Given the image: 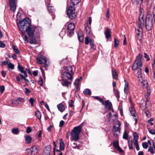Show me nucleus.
<instances>
[{
	"mask_svg": "<svg viewBox=\"0 0 155 155\" xmlns=\"http://www.w3.org/2000/svg\"><path fill=\"white\" fill-rule=\"evenodd\" d=\"M73 74L71 66L64 67L61 72V78H63V80L68 79L72 80Z\"/></svg>",
	"mask_w": 155,
	"mask_h": 155,
	"instance_id": "nucleus-1",
	"label": "nucleus"
},
{
	"mask_svg": "<svg viewBox=\"0 0 155 155\" xmlns=\"http://www.w3.org/2000/svg\"><path fill=\"white\" fill-rule=\"evenodd\" d=\"M31 24V20L27 18L19 21L17 24V25L21 31H24V29H25L26 30V28L30 26Z\"/></svg>",
	"mask_w": 155,
	"mask_h": 155,
	"instance_id": "nucleus-2",
	"label": "nucleus"
},
{
	"mask_svg": "<svg viewBox=\"0 0 155 155\" xmlns=\"http://www.w3.org/2000/svg\"><path fill=\"white\" fill-rule=\"evenodd\" d=\"M83 123L78 126L74 128L71 132V135L73 138V140L77 141L79 139V136L81 132Z\"/></svg>",
	"mask_w": 155,
	"mask_h": 155,
	"instance_id": "nucleus-3",
	"label": "nucleus"
},
{
	"mask_svg": "<svg viewBox=\"0 0 155 155\" xmlns=\"http://www.w3.org/2000/svg\"><path fill=\"white\" fill-rule=\"evenodd\" d=\"M143 17H139L138 21L137 24V27L138 28H136V31L138 36L141 35L143 31V28L144 19Z\"/></svg>",
	"mask_w": 155,
	"mask_h": 155,
	"instance_id": "nucleus-4",
	"label": "nucleus"
},
{
	"mask_svg": "<svg viewBox=\"0 0 155 155\" xmlns=\"http://www.w3.org/2000/svg\"><path fill=\"white\" fill-rule=\"evenodd\" d=\"M145 26L146 29L148 31L150 30L153 26V19L151 14H147L145 20Z\"/></svg>",
	"mask_w": 155,
	"mask_h": 155,
	"instance_id": "nucleus-5",
	"label": "nucleus"
},
{
	"mask_svg": "<svg viewBox=\"0 0 155 155\" xmlns=\"http://www.w3.org/2000/svg\"><path fill=\"white\" fill-rule=\"evenodd\" d=\"M67 14L70 18L74 19L76 17L75 8L74 6H71L69 7L67 10Z\"/></svg>",
	"mask_w": 155,
	"mask_h": 155,
	"instance_id": "nucleus-6",
	"label": "nucleus"
},
{
	"mask_svg": "<svg viewBox=\"0 0 155 155\" xmlns=\"http://www.w3.org/2000/svg\"><path fill=\"white\" fill-rule=\"evenodd\" d=\"M142 56L140 54H139L137 56L134 63L133 64L132 66V69L133 70H136L137 67H138V65L139 64L140 61H142L141 60V58Z\"/></svg>",
	"mask_w": 155,
	"mask_h": 155,
	"instance_id": "nucleus-7",
	"label": "nucleus"
},
{
	"mask_svg": "<svg viewBox=\"0 0 155 155\" xmlns=\"http://www.w3.org/2000/svg\"><path fill=\"white\" fill-rule=\"evenodd\" d=\"M74 28V25L73 23H71L68 24V35L70 37H71L73 35Z\"/></svg>",
	"mask_w": 155,
	"mask_h": 155,
	"instance_id": "nucleus-8",
	"label": "nucleus"
},
{
	"mask_svg": "<svg viewBox=\"0 0 155 155\" xmlns=\"http://www.w3.org/2000/svg\"><path fill=\"white\" fill-rule=\"evenodd\" d=\"M139 81L141 84V85L143 88L147 89V92L149 95H150V88H148L147 87L148 83L147 81L146 80H143L142 78H141L139 79Z\"/></svg>",
	"mask_w": 155,
	"mask_h": 155,
	"instance_id": "nucleus-9",
	"label": "nucleus"
},
{
	"mask_svg": "<svg viewBox=\"0 0 155 155\" xmlns=\"http://www.w3.org/2000/svg\"><path fill=\"white\" fill-rule=\"evenodd\" d=\"M26 150H30V149L29 148ZM30 150L31 155H36L39 152V148L38 146L34 145L30 148Z\"/></svg>",
	"mask_w": 155,
	"mask_h": 155,
	"instance_id": "nucleus-10",
	"label": "nucleus"
},
{
	"mask_svg": "<svg viewBox=\"0 0 155 155\" xmlns=\"http://www.w3.org/2000/svg\"><path fill=\"white\" fill-rule=\"evenodd\" d=\"M35 28L30 26L28 28H26V31L27 32L29 37H33L34 36V32L35 31Z\"/></svg>",
	"mask_w": 155,
	"mask_h": 155,
	"instance_id": "nucleus-11",
	"label": "nucleus"
},
{
	"mask_svg": "<svg viewBox=\"0 0 155 155\" xmlns=\"http://www.w3.org/2000/svg\"><path fill=\"white\" fill-rule=\"evenodd\" d=\"M143 65V62L140 61L139 65L138 67H137V68L136 70H137V77L139 79L142 78V72H141V67Z\"/></svg>",
	"mask_w": 155,
	"mask_h": 155,
	"instance_id": "nucleus-12",
	"label": "nucleus"
},
{
	"mask_svg": "<svg viewBox=\"0 0 155 155\" xmlns=\"http://www.w3.org/2000/svg\"><path fill=\"white\" fill-rule=\"evenodd\" d=\"M115 124L116 125H117L118 126L116 127V125H114L113 127V131H115L117 132H118L120 133V127L121 125L120 121L119 120L116 121L115 122Z\"/></svg>",
	"mask_w": 155,
	"mask_h": 155,
	"instance_id": "nucleus-13",
	"label": "nucleus"
},
{
	"mask_svg": "<svg viewBox=\"0 0 155 155\" xmlns=\"http://www.w3.org/2000/svg\"><path fill=\"white\" fill-rule=\"evenodd\" d=\"M108 115L109 118L110 119H112L113 121L116 119L117 117L116 113L114 112L113 110H112L109 113Z\"/></svg>",
	"mask_w": 155,
	"mask_h": 155,
	"instance_id": "nucleus-14",
	"label": "nucleus"
},
{
	"mask_svg": "<svg viewBox=\"0 0 155 155\" xmlns=\"http://www.w3.org/2000/svg\"><path fill=\"white\" fill-rule=\"evenodd\" d=\"M51 150V147L50 145H49L46 146L44 149L43 155H50Z\"/></svg>",
	"mask_w": 155,
	"mask_h": 155,
	"instance_id": "nucleus-15",
	"label": "nucleus"
},
{
	"mask_svg": "<svg viewBox=\"0 0 155 155\" xmlns=\"http://www.w3.org/2000/svg\"><path fill=\"white\" fill-rule=\"evenodd\" d=\"M112 106L111 103L109 101V100H107L105 101V107L108 110L112 109Z\"/></svg>",
	"mask_w": 155,
	"mask_h": 155,
	"instance_id": "nucleus-16",
	"label": "nucleus"
},
{
	"mask_svg": "<svg viewBox=\"0 0 155 155\" xmlns=\"http://www.w3.org/2000/svg\"><path fill=\"white\" fill-rule=\"evenodd\" d=\"M19 75L21 76V78L23 79L26 82H28L29 81L28 79L26 78L28 77V75L25 71H23L22 73L19 74Z\"/></svg>",
	"mask_w": 155,
	"mask_h": 155,
	"instance_id": "nucleus-17",
	"label": "nucleus"
},
{
	"mask_svg": "<svg viewBox=\"0 0 155 155\" xmlns=\"http://www.w3.org/2000/svg\"><path fill=\"white\" fill-rule=\"evenodd\" d=\"M125 82V85L124 88V93L127 95L128 90L129 89V84L128 82L125 80H124Z\"/></svg>",
	"mask_w": 155,
	"mask_h": 155,
	"instance_id": "nucleus-18",
	"label": "nucleus"
},
{
	"mask_svg": "<svg viewBox=\"0 0 155 155\" xmlns=\"http://www.w3.org/2000/svg\"><path fill=\"white\" fill-rule=\"evenodd\" d=\"M57 108L61 112H63L65 109L64 105L62 103H60L57 106Z\"/></svg>",
	"mask_w": 155,
	"mask_h": 155,
	"instance_id": "nucleus-19",
	"label": "nucleus"
},
{
	"mask_svg": "<svg viewBox=\"0 0 155 155\" xmlns=\"http://www.w3.org/2000/svg\"><path fill=\"white\" fill-rule=\"evenodd\" d=\"M85 30L87 34H90L91 31V27L88 25L87 22L85 24Z\"/></svg>",
	"mask_w": 155,
	"mask_h": 155,
	"instance_id": "nucleus-20",
	"label": "nucleus"
},
{
	"mask_svg": "<svg viewBox=\"0 0 155 155\" xmlns=\"http://www.w3.org/2000/svg\"><path fill=\"white\" fill-rule=\"evenodd\" d=\"M104 34L106 38L107 39H108L110 38L111 37V35L110 34V29L107 28L105 31Z\"/></svg>",
	"mask_w": 155,
	"mask_h": 155,
	"instance_id": "nucleus-21",
	"label": "nucleus"
},
{
	"mask_svg": "<svg viewBox=\"0 0 155 155\" xmlns=\"http://www.w3.org/2000/svg\"><path fill=\"white\" fill-rule=\"evenodd\" d=\"M25 142L26 144H30L31 143L32 138L29 135H26L25 137Z\"/></svg>",
	"mask_w": 155,
	"mask_h": 155,
	"instance_id": "nucleus-22",
	"label": "nucleus"
},
{
	"mask_svg": "<svg viewBox=\"0 0 155 155\" xmlns=\"http://www.w3.org/2000/svg\"><path fill=\"white\" fill-rule=\"evenodd\" d=\"M78 38L80 41L82 42L84 41V38L83 34L81 31H79L78 33Z\"/></svg>",
	"mask_w": 155,
	"mask_h": 155,
	"instance_id": "nucleus-23",
	"label": "nucleus"
},
{
	"mask_svg": "<svg viewBox=\"0 0 155 155\" xmlns=\"http://www.w3.org/2000/svg\"><path fill=\"white\" fill-rule=\"evenodd\" d=\"M22 37L25 43H28V39L27 35L25 34L24 31H21Z\"/></svg>",
	"mask_w": 155,
	"mask_h": 155,
	"instance_id": "nucleus-24",
	"label": "nucleus"
},
{
	"mask_svg": "<svg viewBox=\"0 0 155 155\" xmlns=\"http://www.w3.org/2000/svg\"><path fill=\"white\" fill-rule=\"evenodd\" d=\"M134 106L132 105V106H130L129 108V110L130 111V113L134 117H135V110L134 109Z\"/></svg>",
	"mask_w": 155,
	"mask_h": 155,
	"instance_id": "nucleus-25",
	"label": "nucleus"
},
{
	"mask_svg": "<svg viewBox=\"0 0 155 155\" xmlns=\"http://www.w3.org/2000/svg\"><path fill=\"white\" fill-rule=\"evenodd\" d=\"M11 10L13 12L15 11L16 6L15 3H9Z\"/></svg>",
	"mask_w": 155,
	"mask_h": 155,
	"instance_id": "nucleus-26",
	"label": "nucleus"
},
{
	"mask_svg": "<svg viewBox=\"0 0 155 155\" xmlns=\"http://www.w3.org/2000/svg\"><path fill=\"white\" fill-rule=\"evenodd\" d=\"M85 43L86 45H87L90 43L91 41H93V40L91 39L88 35H87L85 38Z\"/></svg>",
	"mask_w": 155,
	"mask_h": 155,
	"instance_id": "nucleus-27",
	"label": "nucleus"
},
{
	"mask_svg": "<svg viewBox=\"0 0 155 155\" xmlns=\"http://www.w3.org/2000/svg\"><path fill=\"white\" fill-rule=\"evenodd\" d=\"M80 2V0H71L70 5L71 6H75Z\"/></svg>",
	"mask_w": 155,
	"mask_h": 155,
	"instance_id": "nucleus-28",
	"label": "nucleus"
},
{
	"mask_svg": "<svg viewBox=\"0 0 155 155\" xmlns=\"http://www.w3.org/2000/svg\"><path fill=\"white\" fill-rule=\"evenodd\" d=\"M68 79L63 80L62 78L61 82L62 84L64 86L68 87L69 86V82L68 81Z\"/></svg>",
	"mask_w": 155,
	"mask_h": 155,
	"instance_id": "nucleus-29",
	"label": "nucleus"
},
{
	"mask_svg": "<svg viewBox=\"0 0 155 155\" xmlns=\"http://www.w3.org/2000/svg\"><path fill=\"white\" fill-rule=\"evenodd\" d=\"M113 90L115 96L118 98H120V93L119 91L115 88H114Z\"/></svg>",
	"mask_w": 155,
	"mask_h": 155,
	"instance_id": "nucleus-30",
	"label": "nucleus"
},
{
	"mask_svg": "<svg viewBox=\"0 0 155 155\" xmlns=\"http://www.w3.org/2000/svg\"><path fill=\"white\" fill-rule=\"evenodd\" d=\"M60 143V149L61 150H63L64 149V143L62 141V139H60L59 140Z\"/></svg>",
	"mask_w": 155,
	"mask_h": 155,
	"instance_id": "nucleus-31",
	"label": "nucleus"
},
{
	"mask_svg": "<svg viewBox=\"0 0 155 155\" xmlns=\"http://www.w3.org/2000/svg\"><path fill=\"white\" fill-rule=\"evenodd\" d=\"M14 68V65L13 64L9 62L8 65V68L10 71H11Z\"/></svg>",
	"mask_w": 155,
	"mask_h": 155,
	"instance_id": "nucleus-32",
	"label": "nucleus"
},
{
	"mask_svg": "<svg viewBox=\"0 0 155 155\" xmlns=\"http://www.w3.org/2000/svg\"><path fill=\"white\" fill-rule=\"evenodd\" d=\"M82 79V78H81L79 79H77L74 82V84L75 86H76L77 88L79 87V82L81 81V80Z\"/></svg>",
	"mask_w": 155,
	"mask_h": 155,
	"instance_id": "nucleus-33",
	"label": "nucleus"
},
{
	"mask_svg": "<svg viewBox=\"0 0 155 155\" xmlns=\"http://www.w3.org/2000/svg\"><path fill=\"white\" fill-rule=\"evenodd\" d=\"M48 9L49 12L50 13H53L54 9V7L50 4H48Z\"/></svg>",
	"mask_w": 155,
	"mask_h": 155,
	"instance_id": "nucleus-34",
	"label": "nucleus"
},
{
	"mask_svg": "<svg viewBox=\"0 0 155 155\" xmlns=\"http://www.w3.org/2000/svg\"><path fill=\"white\" fill-rule=\"evenodd\" d=\"M93 97L96 100L99 101L100 102H101L103 104H104V102L103 101L101 97L99 96H93L92 97Z\"/></svg>",
	"mask_w": 155,
	"mask_h": 155,
	"instance_id": "nucleus-35",
	"label": "nucleus"
},
{
	"mask_svg": "<svg viewBox=\"0 0 155 155\" xmlns=\"http://www.w3.org/2000/svg\"><path fill=\"white\" fill-rule=\"evenodd\" d=\"M112 74L114 78L115 79H117V74L115 69H113L112 70Z\"/></svg>",
	"mask_w": 155,
	"mask_h": 155,
	"instance_id": "nucleus-36",
	"label": "nucleus"
},
{
	"mask_svg": "<svg viewBox=\"0 0 155 155\" xmlns=\"http://www.w3.org/2000/svg\"><path fill=\"white\" fill-rule=\"evenodd\" d=\"M83 93L86 94L90 95L91 93L90 90L87 88L85 89L83 91Z\"/></svg>",
	"mask_w": 155,
	"mask_h": 155,
	"instance_id": "nucleus-37",
	"label": "nucleus"
},
{
	"mask_svg": "<svg viewBox=\"0 0 155 155\" xmlns=\"http://www.w3.org/2000/svg\"><path fill=\"white\" fill-rule=\"evenodd\" d=\"M35 115L39 119H41V113L39 111L37 110L35 111Z\"/></svg>",
	"mask_w": 155,
	"mask_h": 155,
	"instance_id": "nucleus-38",
	"label": "nucleus"
},
{
	"mask_svg": "<svg viewBox=\"0 0 155 155\" xmlns=\"http://www.w3.org/2000/svg\"><path fill=\"white\" fill-rule=\"evenodd\" d=\"M13 49L16 54H20V51L17 47L14 45H13Z\"/></svg>",
	"mask_w": 155,
	"mask_h": 155,
	"instance_id": "nucleus-39",
	"label": "nucleus"
},
{
	"mask_svg": "<svg viewBox=\"0 0 155 155\" xmlns=\"http://www.w3.org/2000/svg\"><path fill=\"white\" fill-rule=\"evenodd\" d=\"M132 2L133 3H134L136 2L137 4L138 5H140V6L141 4H142L143 0H131Z\"/></svg>",
	"mask_w": 155,
	"mask_h": 155,
	"instance_id": "nucleus-40",
	"label": "nucleus"
},
{
	"mask_svg": "<svg viewBox=\"0 0 155 155\" xmlns=\"http://www.w3.org/2000/svg\"><path fill=\"white\" fill-rule=\"evenodd\" d=\"M128 145L129 148L130 150H132L133 149L132 141V140L130 141L129 140L128 141Z\"/></svg>",
	"mask_w": 155,
	"mask_h": 155,
	"instance_id": "nucleus-41",
	"label": "nucleus"
},
{
	"mask_svg": "<svg viewBox=\"0 0 155 155\" xmlns=\"http://www.w3.org/2000/svg\"><path fill=\"white\" fill-rule=\"evenodd\" d=\"M94 41H91L90 42V45L91 48L94 50H96V47L94 45Z\"/></svg>",
	"mask_w": 155,
	"mask_h": 155,
	"instance_id": "nucleus-42",
	"label": "nucleus"
},
{
	"mask_svg": "<svg viewBox=\"0 0 155 155\" xmlns=\"http://www.w3.org/2000/svg\"><path fill=\"white\" fill-rule=\"evenodd\" d=\"M40 58H41V59L44 61V63L45 64V66H47V59H46V58L44 56H41Z\"/></svg>",
	"mask_w": 155,
	"mask_h": 155,
	"instance_id": "nucleus-43",
	"label": "nucleus"
},
{
	"mask_svg": "<svg viewBox=\"0 0 155 155\" xmlns=\"http://www.w3.org/2000/svg\"><path fill=\"white\" fill-rule=\"evenodd\" d=\"M30 43L31 44H36L37 43L35 39L32 38L30 39Z\"/></svg>",
	"mask_w": 155,
	"mask_h": 155,
	"instance_id": "nucleus-44",
	"label": "nucleus"
},
{
	"mask_svg": "<svg viewBox=\"0 0 155 155\" xmlns=\"http://www.w3.org/2000/svg\"><path fill=\"white\" fill-rule=\"evenodd\" d=\"M12 132L14 134H17L19 131L18 128H14L12 129Z\"/></svg>",
	"mask_w": 155,
	"mask_h": 155,
	"instance_id": "nucleus-45",
	"label": "nucleus"
},
{
	"mask_svg": "<svg viewBox=\"0 0 155 155\" xmlns=\"http://www.w3.org/2000/svg\"><path fill=\"white\" fill-rule=\"evenodd\" d=\"M119 42L118 40L116 38L114 39V46L115 48H117V46L119 45Z\"/></svg>",
	"mask_w": 155,
	"mask_h": 155,
	"instance_id": "nucleus-46",
	"label": "nucleus"
},
{
	"mask_svg": "<svg viewBox=\"0 0 155 155\" xmlns=\"http://www.w3.org/2000/svg\"><path fill=\"white\" fill-rule=\"evenodd\" d=\"M113 146L114 147L117 149L119 147L118 142L117 141H115L113 143Z\"/></svg>",
	"mask_w": 155,
	"mask_h": 155,
	"instance_id": "nucleus-47",
	"label": "nucleus"
},
{
	"mask_svg": "<svg viewBox=\"0 0 155 155\" xmlns=\"http://www.w3.org/2000/svg\"><path fill=\"white\" fill-rule=\"evenodd\" d=\"M139 12L140 13V17H143V10L142 8L141 7H140L139 9Z\"/></svg>",
	"mask_w": 155,
	"mask_h": 155,
	"instance_id": "nucleus-48",
	"label": "nucleus"
},
{
	"mask_svg": "<svg viewBox=\"0 0 155 155\" xmlns=\"http://www.w3.org/2000/svg\"><path fill=\"white\" fill-rule=\"evenodd\" d=\"M37 62L38 64H42L44 63V61H43L40 58H37Z\"/></svg>",
	"mask_w": 155,
	"mask_h": 155,
	"instance_id": "nucleus-49",
	"label": "nucleus"
},
{
	"mask_svg": "<svg viewBox=\"0 0 155 155\" xmlns=\"http://www.w3.org/2000/svg\"><path fill=\"white\" fill-rule=\"evenodd\" d=\"M128 134L127 133L126 131H125L123 134V139L127 140L128 139Z\"/></svg>",
	"mask_w": 155,
	"mask_h": 155,
	"instance_id": "nucleus-50",
	"label": "nucleus"
},
{
	"mask_svg": "<svg viewBox=\"0 0 155 155\" xmlns=\"http://www.w3.org/2000/svg\"><path fill=\"white\" fill-rule=\"evenodd\" d=\"M153 147H152L151 146H150L149 147L148 150V151L150 152L152 154H153L154 153V152L153 150Z\"/></svg>",
	"mask_w": 155,
	"mask_h": 155,
	"instance_id": "nucleus-51",
	"label": "nucleus"
},
{
	"mask_svg": "<svg viewBox=\"0 0 155 155\" xmlns=\"http://www.w3.org/2000/svg\"><path fill=\"white\" fill-rule=\"evenodd\" d=\"M18 68L21 73H22V72H23V71H25L24 70L23 68L21 65H19L18 66Z\"/></svg>",
	"mask_w": 155,
	"mask_h": 155,
	"instance_id": "nucleus-52",
	"label": "nucleus"
},
{
	"mask_svg": "<svg viewBox=\"0 0 155 155\" xmlns=\"http://www.w3.org/2000/svg\"><path fill=\"white\" fill-rule=\"evenodd\" d=\"M143 147L144 149H147L148 147V145L146 142H143L142 143Z\"/></svg>",
	"mask_w": 155,
	"mask_h": 155,
	"instance_id": "nucleus-53",
	"label": "nucleus"
},
{
	"mask_svg": "<svg viewBox=\"0 0 155 155\" xmlns=\"http://www.w3.org/2000/svg\"><path fill=\"white\" fill-rule=\"evenodd\" d=\"M29 101L31 104V105L32 106H34V99L32 98L31 97L30 98Z\"/></svg>",
	"mask_w": 155,
	"mask_h": 155,
	"instance_id": "nucleus-54",
	"label": "nucleus"
},
{
	"mask_svg": "<svg viewBox=\"0 0 155 155\" xmlns=\"http://www.w3.org/2000/svg\"><path fill=\"white\" fill-rule=\"evenodd\" d=\"M30 92L29 89L27 88H25V93L26 95H28Z\"/></svg>",
	"mask_w": 155,
	"mask_h": 155,
	"instance_id": "nucleus-55",
	"label": "nucleus"
},
{
	"mask_svg": "<svg viewBox=\"0 0 155 155\" xmlns=\"http://www.w3.org/2000/svg\"><path fill=\"white\" fill-rule=\"evenodd\" d=\"M148 130L149 133L152 134H155V130H151V129L149 128L148 129Z\"/></svg>",
	"mask_w": 155,
	"mask_h": 155,
	"instance_id": "nucleus-56",
	"label": "nucleus"
},
{
	"mask_svg": "<svg viewBox=\"0 0 155 155\" xmlns=\"http://www.w3.org/2000/svg\"><path fill=\"white\" fill-rule=\"evenodd\" d=\"M17 101H18L20 102H24L25 101V99L24 98L19 97L17 99Z\"/></svg>",
	"mask_w": 155,
	"mask_h": 155,
	"instance_id": "nucleus-57",
	"label": "nucleus"
},
{
	"mask_svg": "<svg viewBox=\"0 0 155 155\" xmlns=\"http://www.w3.org/2000/svg\"><path fill=\"white\" fill-rule=\"evenodd\" d=\"M118 110L120 111V115L121 116H123V110L122 108V107L121 106H119L118 107Z\"/></svg>",
	"mask_w": 155,
	"mask_h": 155,
	"instance_id": "nucleus-58",
	"label": "nucleus"
},
{
	"mask_svg": "<svg viewBox=\"0 0 155 155\" xmlns=\"http://www.w3.org/2000/svg\"><path fill=\"white\" fill-rule=\"evenodd\" d=\"M31 131V129L30 127H27L26 130V132L27 133H29Z\"/></svg>",
	"mask_w": 155,
	"mask_h": 155,
	"instance_id": "nucleus-59",
	"label": "nucleus"
},
{
	"mask_svg": "<svg viewBox=\"0 0 155 155\" xmlns=\"http://www.w3.org/2000/svg\"><path fill=\"white\" fill-rule=\"evenodd\" d=\"M144 57L145 58H146L147 59V61H149L150 60V58H149L148 55L147 54V53H144Z\"/></svg>",
	"mask_w": 155,
	"mask_h": 155,
	"instance_id": "nucleus-60",
	"label": "nucleus"
},
{
	"mask_svg": "<svg viewBox=\"0 0 155 155\" xmlns=\"http://www.w3.org/2000/svg\"><path fill=\"white\" fill-rule=\"evenodd\" d=\"M138 137H134L133 143L134 144L138 143Z\"/></svg>",
	"mask_w": 155,
	"mask_h": 155,
	"instance_id": "nucleus-61",
	"label": "nucleus"
},
{
	"mask_svg": "<svg viewBox=\"0 0 155 155\" xmlns=\"http://www.w3.org/2000/svg\"><path fill=\"white\" fill-rule=\"evenodd\" d=\"M5 45L2 41H0V47L1 48H4L5 47Z\"/></svg>",
	"mask_w": 155,
	"mask_h": 155,
	"instance_id": "nucleus-62",
	"label": "nucleus"
},
{
	"mask_svg": "<svg viewBox=\"0 0 155 155\" xmlns=\"http://www.w3.org/2000/svg\"><path fill=\"white\" fill-rule=\"evenodd\" d=\"M153 120V118H151L150 119L148 120V123H150L151 125H153V123L151 122V121Z\"/></svg>",
	"mask_w": 155,
	"mask_h": 155,
	"instance_id": "nucleus-63",
	"label": "nucleus"
},
{
	"mask_svg": "<svg viewBox=\"0 0 155 155\" xmlns=\"http://www.w3.org/2000/svg\"><path fill=\"white\" fill-rule=\"evenodd\" d=\"M73 101L72 100H70L69 101V107H72L73 106Z\"/></svg>",
	"mask_w": 155,
	"mask_h": 155,
	"instance_id": "nucleus-64",
	"label": "nucleus"
}]
</instances>
